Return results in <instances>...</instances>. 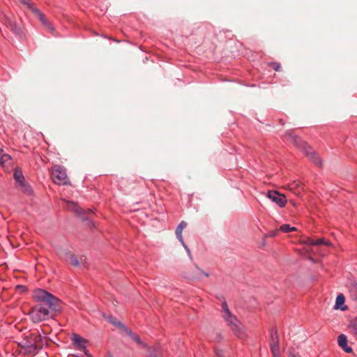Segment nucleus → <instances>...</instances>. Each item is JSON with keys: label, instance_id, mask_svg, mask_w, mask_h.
<instances>
[{"label": "nucleus", "instance_id": "nucleus-2", "mask_svg": "<svg viewBox=\"0 0 357 357\" xmlns=\"http://www.w3.org/2000/svg\"><path fill=\"white\" fill-rule=\"evenodd\" d=\"M222 317L230 327L233 333L239 338L243 339L245 337L244 327L229 310L227 303L224 301L222 304Z\"/></svg>", "mask_w": 357, "mask_h": 357}, {"label": "nucleus", "instance_id": "nucleus-25", "mask_svg": "<svg viewBox=\"0 0 357 357\" xmlns=\"http://www.w3.org/2000/svg\"><path fill=\"white\" fill-rule=\"evenodd\" d=\"M22 3L26 5L33 13H34V10L37 9L35 7L34 4L31 0H19Z\"/></svg>", "mask_w": 357, "mask_h": 357}, {"label": "nucleus", "instance_id": "nucleus-29", "mask_svg": "<svg viewBox=\"0 0 357 357\" xmlns=\"http://www.w3.org/2000/svg\"><path fill=\"white\" fill-rule=\"evenodd\" d=\"M16 291L21 292V293H25L27 291V287L24 285L18 284L15 287Z\"/></svg>", "mask_w": 357, "mask_h": 357}, {"label": "nucleus", "instance_id": "nucleus-28", "mask_svg": "<svg viewBox=\"0 0 357 357\" xmlns=\"http://www.w3.org/2000/svg\"><path fill=\"white\" fill-rule=\"evenodd\" d=\"M11 160V157L10 155H9L8 154H3L1 155V164L2 165H3V164L8 161H10Z\"/></svg>", "mask_w": 357, "mask_h": 357}, {"label": "nucleus", "instance_id": "nucleus-15", "mask_svg": "<svg viewBox=\"0 0 357 357\" xmlns=\"http://www.w3.org/2000/svg\"><path fill=\"white\" fill-rule=\"evenodd\" d=\"M72 341L77 348L80 350L86 349V344L87 341L82 337L80 335L74 334L72 337Z\"/></svg>", "mask_w": 357, "mask_h": 357}, {"label": "nucleus", "instance_id": "nucleus-10", "mask_svg": "<svg viewBox=\"0 0 357 357\" xmlns=\"http://www.w3.org/2000/svg\"><path fill=\"white\" fill-rule=\"evenodd\" d=\"M271 350L273 357H280L279 339L276 331L271 333Z\"/></svg>", "mask_w": 357, "mask_h": 357}, {"label": "nucleus", "instance_id": "nucleus-6", "mask_svg": "<svg viewBox=\"0 0 357 357\" xmlns=\"http://www.w3.org/2000/svg\"><path fill=\"white\" fill-rule=\"evenodd\" d=\"M51 177L53 182L57 185H68L70 180L66 174V169L61 165L52 167Z\"/></svg>", "mask_w": 357, "mask_h": 357}, {"label": "nucleus", "instance_id": "nucleus-21", "mask_svg": "<svg viewBox=\"0 0 357 357\" xmlns=\"http://www.w3.org/2000/svg\"><path fill=\"white\" fill-rule=\"evenodd\" d=\"M39 19L40 22L45 26L49 21L46 19L45 16L37 8L34 10L33 13Z\"/></svg>", "mask_w": 357, "mask_h": 357}, {"label": "nucleus", "instance_id": "nucleus-20", "mask_svg": "<svg viewBox=\"0 0 357 357\" xmlns=\"http://www.w3.org/2000/svg\"><path fill=\"white\" fill-rule=\"evenodd\" d=\"M344 301H345V298H344V295L342 294H339L336 298L335 308V309L341 308V310H346L347 309L346 306L344 307H341V305L344 303Z\"/></svg>", "mask_w": 357, "mask_h": 357}, {"label": "nucleus", "instance_id": "nucleus-16", "mask_svg": "<svg viewBox=\"0 0 357 357\" xmlns=\"http://www.w3.org/2000/svg\"><path fill=\"white\" fill-rule=\"evenodd\" d=\"M63 259L66 262L72 264L74 266H78L79 264V259L77 258V257L70 252L66 253Z\"/></svg>", "mask_w": 357, "mask_h": 357}, {"label": "nucleus", "instance_id": "nucleus-4", "mask_svg": "<svg viewBox=\"0 0 357 357\" xmlns=\"http://www.w3.org/2000/svg\"><path fill=\"white\" fill-rule=\"evenodd\" d=\"M33 298L37 302L44 303L54 312L60 310L61 301L52 294L43 289H37L33 293Z\"/></svg>", "mask_w": 357, "mask_h": 357}, {"label": "nucleus", "instance_id": "nucleus-34", "mask_svg": "<svg viewBox=\"0 0 357 357\" xmlns=\"http://www.w3.org/2000/svg\"><path fill=\"white\" fill-rule=\"evenodd\" d=\"M148 357H158V354H150Z\"/></svg>", "mask_w": 357, "mask_h": 357}, {"label": "nucleus", "instance_id": "nucleus-30", "mask_svg": "<svg viewBox=\"0 0 357 357\" xmlns=\"http://www.w3.org/2000/svg\"><path fill=\"white\" fill-rule=\"evenodd\" d=\"M44 26L50 33H53L54 31V28L50 22H48Z\"/></svg>", "mask_w": 357, "mask_h": 357}, {"label": "nucleus", "instance_id": "nucleus-9", "mask_svg": "<svg viewBox=\"0 0 357 357\" xmlns=\"http://www.w3.org/2000/svg\"><path fill=\"white\" fill-rule=\"evenodd\" d=\"M14 178L17 184L21 187L22 191L29 194L31 193L32 190L30 186L25 183V179L22 171L15 169L14 172Z\"/></svg>", "mask_w": 357, "mask_h": 357}, {"label": "nucleus", "instance_id": "nucleus-36", "mask_svg": "<svg viewBox=\"0 0 357 357\" xmlns=\"http://www.w3.org/2000/svg\"><path fill=\"white\" fill-rule=\"evenodd\" d=\"M3 152V149H0V154Z\"/></svg>", "mask_w": 357, "mask_h": 357}, {"label": "nucleus", "instance_id": "nucleus-22", "mask_svg": "<svg viewBox=\"0 0 357 357\" xmlns=\"http://www.w3.org/2000/svg\"><path fill=\"white\" fill-rule=\"evenodd\" d=\"M109 321L112 324L121 328L123 331H128V328L125 325H123L121 322L118 321L115 317H109Z\"/></svg>", "mask_w": 357, "mask_h": 357}, {"label": "nucleus", "instance_id": "nucleus-7", "mask_svg": "<svg viewBox=\"0 0 357 357\" xmlns=\"http://www.w3.org/2000/svg\"><path fill=\"white\" fill-rule=\"evenodd\" d=\"M29 315L31 319L35 323L47 320L51 316L50 310L40 304L36 305L32 307Z\"/></svg>", "mask_w": 357, "mask_h": 357}, {"label": "nucleus", "instance_id": "nucleus-18", "mask_svg": "<svg viewBox=\"0 0 357 357\" xmlns=\"http://www.w3.org/2000/svg\"><path fill=\"white\" fill-rule=\"evenodd\" d=\"M348 329L349 331V333L352 334L356 339H357V320H351L349 325H348Z\"/></svg>", "mask_w": 357, "mask_h": 357}, {"label": "nucleus", "instance_id": "nucleus-31", "mask_svg": "<svg viewBox=\"0 0 357 357\" xmlns=\"http://www.w3.org/2000/svg\"><path fill=\"white\" fill-rule=\"evenodd\" d=\"M304 243H305L306 245H314V240L311 238H306L304 241H303Z\"/></svg>", "mask_w": 357, "mask_h": 357}, {"label": "nucleus", "instance_id": "nucleus-35", "mask_svg": "<svg viewBox=\"0 0 357 357\" xmlns=\"http://www.w3.org/2000/svg\"><path fill=\"white\" fill-rule=\"evenodd\" d=\"M290 357H298V356L294 354H290Z\"/></svg>", "mask_w": 357, "mask_h": 357}, {"label": "nucleus", "instance_id": "nucleus-12", "mask_svg": "<svg viewBox=\"0 0 357 357\" xmlns=\"http://www.w3.org/2000/svg\"><path fill=\"white\" fill-rule=\"evenodd\" d=\"M285 188L288 189L295 195L299 196L304 190L303 183L299 181H294L293 182L288 183Z\"/></svg>", "mask_w": 357, "mask_h": 357}, {"label": "nucleus", "instance_id": "nucleus-27", "mask_svg": "<svg viewBox=\"0 0 357 357\" xmlns=\"http://www.w3.org/2000/svg\"><path fill=\"white\" fill-rule=\"evenodd\" d=\"M268 66L271 67L275 71H280L281 68L280 63L278 62H270Z\"/></svg>", "mask_w": 357, "mask_h": 357}, {"label": "nucleus", "instance_id": "nucleus-13", "mask_svg": "<svg viewBox=\"0 0 357 357\" xmlns=\"http://www.w3.org/2000/svg\"><path fill=\"white\" fill-rule=\"evenodd\" d=\"M337 342L338 345L346 352V353H351L352 348L348 346V340L347 337L344 334H340L337 337Z\"/></svg>", "mask_w": 357, "mask_h": 357}, {"label": "nucleus", "instance_id": "nucleus-19", "mask_svg": "<svg viewBox=\"0 0 357 357\" xmlns=\"http://www.w3.org/2000/svg\"><path fill=\"white\" fill-rule=\"evenodd\" d=\"M66 207L70 210L75 212L77 214L81 213V208L77 206V204L73 202L67 201Z\"/></svg>", "mask_w": 357, "mask_h": 357}, {"label": "nucleus", "instance_id": "nucleus-17", "mask_svg": "<svg viewBox=\"0 0 357 357\" xmlns=\"http://www.w3.org/2000/svg\"><path fill=\"white\" fill-rule=\"evenodd\" d=\"M125 331V332H126V333H127V334H128V335H129V336H130V337L133 340V341H135L137 344H139V345L142 346L143 347H147V345H146V344L143 341H142V340H141L140 337H139L137 335H136V334L133 333L130 330H129V329L128 328V331Z\"/></svg>", "mask_w": 357, "mask_h": 357}, {"label": "nucleus", "instance_id": "nucleus-23", "mask_svg": "<svg viewBox=\"0 0 357 357\" xmlns=\"http://www.w3.org/2000/svg\"><path fill=\"white\" fill-rule=\"evenodd\" d=\"M350 297L357 303V283L353 284L349 289Z\"/></svg>", "mask_w": 357, "mask_h": 357}, {"label": "nucleus", "instance_id": "nucleus-1", "mask_svg": "<svg viewBox=\"0 0 357 357\" xmlns=\"http://www.w3.org/2000/svg\"><path fill=\"white\" fill-rule=\"evenodd\" d=\"M284 137L287 142L299 148L316 165L321 166V159L306 142L294 135L291 131H288Z\"/></svg>", "mask_w": 357, "mask_h": 357}, {"label": "nucleus", "instance_id": "nucleus-26", "mask_svg": "<svg viewBox=\"0 0 357 357\" xmlns=\"http://www.w3.org/2000/svg\"><path fill=\"white\" fill-rule=\"evenodd\" d=\"M329 245L330 243L328 241H327L325 238H318V239L314 240V245Z\"/></svg>", "mask_w": 357, "mask_h": 357}, {"label": "nucleus", "instance_id": "nucleus-8", "mask_svg": "<svg viewBox=\"0 0 357 357\" xmlns=\"http://www.w3.org/2000/svg\"><path fill=\"white\" fill-rule=\"evenodd\" d=\"M267 197L280 207H284L287 204L285 196L280 194L278 191L269 190L267 193Z\"/></svg>", "mask_w": 357, "mask_h": 357}, {"label": "nucleus", "instance_id": "nucleus-3", "mask_svg": "<svg viewBox=\"0 0 357 357\" xmlns=\"http://www.w3.org/2000/svg\"><path fill=\"white\" fill-rule=\"evenodd\" d=\"M20 352L24 354H36L42 347V337L37 333H31L26 336L19 343Z\"/></svg>", "mask_w": 357, "mask_h": 357}, {"label": "nucleus", "instance_id": "nucleus-5", "mask_svg": "<svg viewBox=\"0 0 357 357\" xmlns=\"http://www.w3.org/2000/svg\"><path fill=\"white\" fill-rule=\"evenodd\" d=\"M120 188L128 192H138L144 187L145 182L142 178H128L120 181Z\"/></svg>", "mask_w": 357, "mask_h": 357}, {"label": "nucleus", "instance_id": "nucleus-24", "mask_svg": "<svg viewBox=\"0 0 357 357\" xmlns=\"http://www.w3.org/2000/svg\"><path fill=\"white\" fill-rule=\"evenodd\" d=\"M280 230L284 233H289L290 231H296V228L294 227H291L288 224H284L280 227Z\"/></svg>", "mask_w": 357, "mask_h": 357}, {"label": "nucleus", "instance_id": "nucleus-33", "mask_svg": "<svg viewBox=\"0 0 357 357\" xmlns=\"http://www.w3.org/2000/svg\"><path fill=\"white\" fill-rule=\"evenodd\" d=\"M278 233V231H273L269 233L268 236L273 237L275 236Z\"/></svg>", "mask_w": 357, "mask_h": 357}, {"label": "nucleus", "instance_id": "nucleus-32", "mask_svg": "<svg viewBox=\"0 0 357 357\" xmlns=\"http://www.w3.org/2000/svg\"><path fill=\"white\" fill-rule=\"evenodd\" d=\"M214 357H224L222 351L216 349L215 350V356Z\"/></svg>", "mask_w": 357, "mask_h": 357}, {"label": "nucleus", "instance_id": "nucleus-11", "mask_svg": "<svg viewBox=\"0 0 357 357\" xmlns=\"http://www.w3.org/2000/svg\"><path fill=\"white\" fill-rule=\"evenodd\" d=\"M4 25L14 34L20 36L22 33L21 28L17 24L16 22L9 17L4 20Z\"/></svg>", "mask_w": 357, "mask_h": 357}, {"label": "nucleus", "instance_id": "nucleus-14", "mask_svg": "<svg viewBox=\"0 0 357 357\" xmlns=\"http://www.w3.org/2000/svg\"><path fill=\"white\" fill-rule=\"evenodd\" d=\"M187 227V223L185 221H181L179 225L177 226L176 229V235L179 241L183 244L188 253H190V250L185 245L184 241L182 236L183 230Z\"/></svg>", "mask_w": 357, "mask_h": 357}]
</instances>
